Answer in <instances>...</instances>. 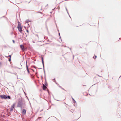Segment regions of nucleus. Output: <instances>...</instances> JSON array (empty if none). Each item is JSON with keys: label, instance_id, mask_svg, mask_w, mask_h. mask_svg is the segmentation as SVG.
<instances>
[{"label": "nucleus", "instance_id": "39448f33", "mask_svg": "<svg viewBox=\"0 0 121 121\" xmlns=\"http://www.w3.org/2000/svg\"><path fill=\"white\" fill-rule=\"evenodd\" d=\"M20 48L23 51H24L25 50V48L24 45H20Z\"/></svg>", "mask_w": 121, "mask_h": 121}, {"label": "nucleus", "instance_id": "6e6552de", "mask_svg": "<svg viewBox=\"0 0 121 121\" xmlns=\"http://www.w3.org/2000/svg\"><path fill=\"white\" fill-rule=\"evenodd\" d=\"M97 57V56H95V55L93 57V58L95 59H95Z\"/></svg>", "mask_w": 121, "mask_h": 121}, {"label": "nucleus", "instance_id": "a211bd4d", "mask_svg": "<svg viewBox=\"0 0 121 121\" xmlns=\"http://www.w3.org/2000/svg\"><path fill=\"white\" fill-rule=\"evenodd\" d=\"M9 56L10 57V58H11V55H9Z\"/></svg>", "mask_w": 121, "mask_h": 121}, {"label": "nucleus", "instance_id": "412c9836", "mask_svg": "<svg viewBox=\"0 0 121 121\" xmlns=\"http://www.w3.org/2000/svg\"><path fill=\"white\" fill-rule=\"evenodd\" d=\"M40 13H41V14H42V13H41V12H40Z\"/></svg>", "mask_w": 121, "mask_h": 121}, {"label": "nucleus", "instance_id": "f3484780", "mask_svg": "<svg viewBox=\"0 0 121 121\" xmlns=\"http://www.w3.org/2000/svg\"><path fill=\"white\" fill-rule=\"evenodd\" d=\"M27 32L28 33L29 32V31H28V30H27Z\"/></svg>", "mask_w": 121, "mask_h": 121}, {"label": "nucleus", "instance_id": "0eeeda50", "mask_svg": "<svg viewBox=\"0 0 121 121\" xmlns=\"http://www.w3.org/2000/svg\"><path fill=\"white\" fill-rule=\"evenodd\" d=\"M47 88V87L45 86L44 84H43V90H45Z\"/></svg>", "mask_w": 121, "mask_h": 121}, {"label": "nucleus", "instance_id": "f8f14e48", "mask_svg": "<svg viewBox=\"0 0 121 121\" xmlns=\"http://www.w3.org/2000/svg\"><path fill=\"white\" fill-rule=\"evenodd\" d=\"M30 22V21H29V20H26V22H27V23H28V22Z\"/></svg>", "mask_w": 121, "mask_h": 121}, {"label": "nucleus", "instance_id": "423d86ee", "mask_svg": "<svg viewBox=\"0 0 121 121\" xmlns=\"http://www.w3.org/2000/svg\"><path fill=\"white\" fill-rule=\"evenodd\" d=\"M18 106L20 107H22V102H19L18 103Z\"/></svg>", "mask_w": 121, "mask_h": 121}, {"label": "nucleus", "instance_id": "ddd939ff", "mask_svg": "<svg viewBox=\"0 0 121 121\" xmlns=\"http://www.w3.org/2000/svg\"><path fill=\"white\" fill-rule=\"evenodd\" d=\"M73 111H74L73 110H72V109H71V111L72 112H73Z\"/></svg>", "mask_w": 121, "mask_h": 121}, {"label": "nucleus", "instance_id": "1a4fd4ad", "mask_svg": "<svg viewBox=\"0 0 121 121\" xmlns=\"http://www.w3.org/2000/svg\"><path fill=\"white\" fill-rule=\"evenodd\" d=\"M42 63L43 64V66L44 65V62L43 61V58L42 57Z\"/></svg>", "mask_w": 121, "mask_h": 121}, {"label": "nucleus", "instance_id": "aec40b11", "mask_svg": "<svg viewBox=\"0 0 121 121\" xmlns=\"http://www.w3.org/2000/svg\"><path fill=\"white\" fill-rule=\"evenodd\" d=\"M59 35H60V33H59Z\"/></svg>", "mask_w": 121, "mask_h": 121}, {"label": "nucleus", "instance_id": "9d476101", "mask_svg": "<svg viewBox=\"0 0 121 121\" xmlns=\"http://www.w3.org/2000/svg\"><path fill=\"white\" fill-rule=\"evenodd\" d=\"M7 98H8L9 99H10L11 98L9 96H7Z\"/></svg>", "mask_w": 121, "mask_h": 121}, {"label": "nucleus", "instance_id": "20e7f679", "mask_svg": "<svg viewBox=\"0 0 121 121\" xmlns=\"http://www.w3.org/2000/svg\"><path fill=\"white\" fill-rule=\"evenodd\" d=\"M22 114L25 115L26 113V110L25 109H23L22 110Z\"/></svg>", "mask_w": 121, "mask_h": 121}, {"label": "nucleus", "instance_id": "4468645a", "mask_svg": "<svg viewBox=\"0 0 121 121\" xmlns=\"http://www.w3.org/2000/svg\"><path fill=\"white\" fill-rule=\"evenodd\" d=\"M13 43H15V41L14 40H13Z\"/></svg>", "mask_w": 121, "mask_h": 121}, {"label": "nucleus", "instance_id": "7ed1b4c3", "mask_svg": "<svg viewBox=\"0 0 121 121\" xmlns=\"http://www.w3.org/2000/svg\"><path fill=\"white\" fill-rule=\"evenodd\" d=\"M15 106V104H14L10 108V111H12L14 108V106Z\"/></svg>", "mask_w": 121, "mask_h": 121}, {"label": "nucleus", "instance_id": "9b49d317", "mask_svg": "<svg viewBox=\"0 0 121 121\" xmlns=\"http://www.w3.org/2000/svg\"><path fill=\"white\" fill-rule=\"evenodd\" d=\"M26 66H27V71L28 72H29V70L28 68V66H27V65Z\"/></svg>", "mask_w": 121, "mask_h": 121}, {"label": "nucleus", "instance_id": "f257e3e1", "mask_svg": "<svg viewBox=\"0 0 121 121\" xmlns=\"http://www.w3.org/2000/svg\"><path fill=\"white\" fill-rule=\"evenodd\" d=\"M17 28L19 31L21 33L22 32V30L21 24L19 22H18Z\"/></svg>", "mask_w": 121, "mask_h": 121}, {"label": "nucleus", "instance_id": "dca6fc26", "mask_svg": "<svg viewBox=\"0 0 121 121\" xmlns=\"http://www.w3.org/2000/svg\"><path fill=\"white\" fill-rule=\"evenodd\" d=\"M72 99H73L74 101V102H75V100H74V99H73V98H72Z\"/></svg>", "mask_w": 121, "mask_h": 121}, {"label": "nucleus", "instance_id": "2eb2a0df", "mask_svg": "<svg viewBox=\"0 0 121 121\" xmlns=\"http://www.w3.org/2000/svg\"><path fill=\"white\" fill-rule=\"evenodd\" d=\"M9 61H11V59H10H10H9Z\"/></svg>", "mask_w": 121, "mask_h": 121}, {"label": "nucleus", "instance_id": "f03ea898", "mask_svg": "<svg viewBox=\"0 0 121 121\" xmlns=\"http://www.w3.org/2000/svg\"><path fill=\"white\" fill-rule=\"evenodd\" d=\"M0 97L2 99H7V96L4 95H0Z\"/></svg>", "mask_w": 121, "mask_h": 121}, {"label": "nucleus", "instance_id": "6ab92c4d", "mask_svg": "<svg viewBox=\"0 0 121 121\" xmlns=\"http://www.w3.org/2000/svg\"><path fill=\"white\" fill-rule=\"evenodd\" d=\"M1 63L0 62V65H1Z\"/></svg>", "mask_w": 121, "mask_h": 121}]
</instances>
